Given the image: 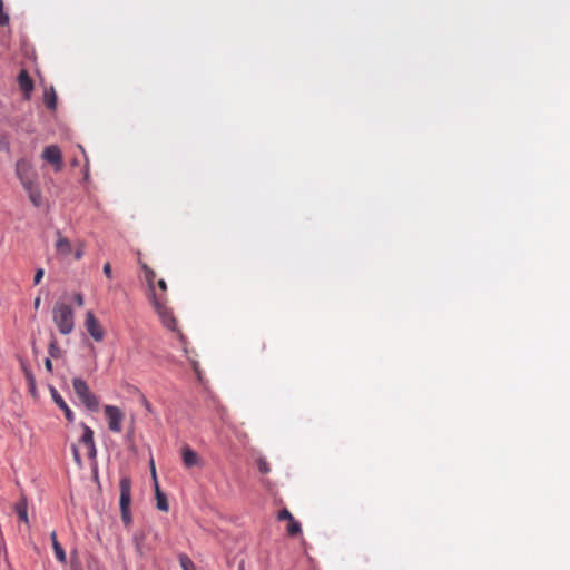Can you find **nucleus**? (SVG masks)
<instances>
[{
	"label": "nucleus",
	"instance_id": "6",
	"mask_svg": "<svg viewBox=\"0 0 570 570\" xmlns=\"http://www.w3.org/2000/svg\"><path fill=\"white\" fill-rule=\"evenodd\" d=\"M42 158L52 165L56 171H60L63 168L62 154L57 145L47 146L42 153Z\"/></svg>",
	"mask_w": 570,
	"mask_h": 570
},
{
	"label": "nucleus",
	"instance_id": "36",
	"mask_svg": "<svg viewBox=\"0 0 570 570\" xmlns=\"http://www.w3.org/2000/svg\"><path fill=\"white\" fill-rule=\"evenodd\" d=\"M145 406H146L148 410H149V407H150L149 402H148V401H146V400H145Z\"/></svg>",
	"mask_w": 570,
	"mask_h": 570
},
{
	"label": "nucleus",
	"instance_id": "30",
	"mask_svg": "<svg viewBox=\"0 0 570 570\" xmlns=\"http://www.w3.org/2000/svg\"><path fill=\"white\" fill-rule=\"evenodd\" d=\"M43 275H45L43 268H38L35 273L33 284L38 285L41 282V279L43 278Z\"/></svg>",
	"mask_w": 570,
	"mask_h": 570
},
{
	"label": "nucleus",
	"instance_id": "25",
	"mask_svg": "<svg viewBox=\"0 0 570 570\" xmlns=\"http://www.w3.org/2000/svg\"><path fill=\"white\" fill-rule=\"evenodd\" d=\"M120 512H121V520H122L124 524L125 525L131 524L132 517H131L130 509L120 510Z\"/></svg>",
	"mask_w": 570,
	"mask_h": 570
},
{
	"label": "nucleus",
	"instance_id": "21",
	"mask_svg": "<svg viewBox=\"0 0 570 570\" xmlns=\"http://www.w3.org/2000/svg\"><path fill=\"white\" fill-rule=\"evenodd\" d=\"M178 559L183 570H196L194 562L187 554L180 553Z\"/></svg>",
	"mask_w": 570,
	"mask_h": 570
},
{
	"label": "nucleus",
	"instance_id": "4",
	"mask_svg": "<svg viewBox=\"0 0 570 570\" xmlns=\"http://www.w3.org/2000/svg\"><path fill=\"white\" fill-rule=\"evenodd\" d=\"M16 175L23 188H29L30 185L36 184L38 179V174L31 163L24 158L16 163Z\"/></svg>",
	"mask_w": 570,
	"mask_h": 570
},
{
	"label": "nucleus",
	"instance_id": "37",
	"mask_svg": "<svg viewBox=\"0 0 570 570\" xmlns=\"http://www.w3.org/2000/svg\"><path fill=\"white\" fill-rule=\"evenodd\" d=\"M151 469H153V474L155 475L156 474V471L154 469V464L151 463Z\"/></svg>",
	"mask_w": 570,
	"mask_h": 570
},
{
	"label": "nucleus",
	"instance_id": "16",
	"mask_svg": "<svg viewBox=\"0 0 570 570\" xmlns=\"http://www.w3.org/2000/svg\"><path fill=\"white\" fill-rule=\"evenodd\" d=\"M50 539H51V542H52V548H53V551H55V556L56 558L61 562V563H66L67 562V557H66V552L63 550V548L61 547V544L59 543L58 539H57V533L56 531H52L51 534H50Z\"/></svg>",
	"mask_w": 570,
	"mask_h": 570
},
{
	"label": "nucleus",
	"instance_id": "19",
	"mask_svg": "<svg viewBox=\"0 0 570 570\" xmlns=\"http://www.w3.org/2000/svg\"><path fill=\"white\" fill-rule=\"evenodd\" d=\"M286 532L291 537H296L297 534H299L302 532L301 523L293 518L287 523Z\"/></svg>",
	"mask_w": 570,
	"mask_h": 570
},
{
	"label": "nucleus",
	"instance_id": "5",
	"mask_svg": "<svg viewBox=\"0 0 570 570\" xmlns=\"http://www.w3.org/2000/svg\"><path fill=\"white\" fill-rule=\"evenodd\" d=\"M104 410L109 430L116 433L121 432V423L125 417L124 412L115 405H106Z\"/></svg>",
	"mask_w": 570,
	"mask_h": 570
},
{
	"label": "nucleus",
	"instance_id": "1",
	"mask_svg": "<svg viewBox=\"0 0 570 570\" xmlns=\"http://www.w3.org/2000/svg\"><path fill=\"white\" fill-rule=\"evenodd\" d=\"M52 320L62 335H68L73 331L75 318L71 306L57 303L52 309Z\"/></svg>",
	"mask_w": 570,
	"mask_h": 570
},
{
	"label": "nucleus",
	"instance_id": "27",
	"mask_svg": "<svg viewBox=\"0 0 570 570\" xmlns=\"http://www.w3.org/2000/svg\"><path fill=\"white\" fill-rule=\"evenodd\" d=\"M71 450H72V455H73V460H75L76 464L79 468H81L82 461H81V456H80L78 446L76 444H72Z\"/></svg>",
	"mask_w": 570,
	"mask_h": 570
},
{
	"label": "nucleus",
	"instance_id": "13",
	"mask_svg": "<svg viewBox=\"0 0 570 570\" xmlns=\"http://www.w3.org/2000/svg\"><path fill=\"white\" fill-rule=\"evenodd\" d=\"M18 83L21 88V90L26 94L27 97H29V94L33 89V83L26 70H21L18 76Z\"/></svg>",
	"mask_w": 570,
	"mask_h": 570
},
{
	"label": "nucleus",
	"instance_id": "23",
	"mask_svg": "<svg viewBox=\"0 0 570 570\" xmlns=\"http://www.w3.org/2000/svg\"><path fill=\"white\" fill-rule=\"evenodd\" d=\"M256 464H257L258 471H259L262 474H267V473H269L271 468H269V464H268V462L266 461V459H265V458H258V459L256 460Z\"/></svg>",
	"mask_w": 570,
	"mask_h": 570
},
{
	"label": "nucleus",
	"instance_id": "3",
	"mask_svg": "<svg viewBox=\"0 0 570 570\" xmlns=\"http://www.w3.org/2000/svg\"><path fill=\"white\" fill-rule=\"evenodd\" d=\"M151 303L159 318L161 320L163 325L173 332L178 331L177 321L173 314V311L167 307L165 302H163L160 297H157L155 293L151 295Z\"/></svg>",
	"mask_w": 570,
	"mask_h": 570
},
{
	"label": "nucleus",
	"instance_id": "14",
	"mask_svg": "<svg viewBox=\"0 0 570 570\" xmlns=\"http://www.w3.org/2000/svg\"><path fill=\"white\" fill-rule=\"evenodd\" d=\"M23 189L27 191L29 199L33 204V206L40 207L42 204V194L38 184L36 183L33 185H30L29 188Z\"/></svg>",
	"mask_w": 570,
	"mask_h": 570
},
{
	"label": "nucleus",
	"instance_id": "7",
	"mask_svg": "<svg viewBox=\"0 0 570 570\" xmlns=\"http://www.w3.org/2000/svg\"><path fill=\"white\" fill-rule=\"evenodd\" d=\"M85 326L89 335L96 342H100L104 340L105 331L91 311H88L86 313Z\"/></svg>",
	"mask_w": 570,
	"mask_h": 570
},
{
	"label": "nucleus",
	"instance_id": "31",
	"mask_svg": "<svg viewBox=\"0 0 570 570\" xmlns=\"http://www.w3.org/2000/svg\"><path fill=\"white\" fill-rule=\"evenodd\" d=\"M104 274L109 278L111 279L112 278V271H111V264L110 263H106L104 265Z\"/></svg>",
	"mask_w": 570,
	"mask_h": 570
},
{
	"label": "nucleus",
	"instance_id": "34",
	"mask_svg": "<svg viewBox=\"0 0 570 570\" xmlns=\"http://www.w3.org/2000/svg\"><path fill=\"white\" fill-rule=\"evenodd\" d=\"M157 284H158V287H159L161 291H164V292H165V291L167 289V284H166V282H165L164 279H159Z\"/></svg>",
	"mask_w": 570,
	"mask_h": 570
},
{
	"label": "nucleus",
	"instance_id": "35",
	"mask_svg": "<svg viewBox=\"0 0 570 570\" xmlns=\"http://www.w3.org/2000/svg\"><path fill=\"white\" fill-rule=\"evenodd\" d=\"M40 304H41V298H40V296H38L35 298V302H33L35 308L38 309L40 307Z\"/></svg>",
	"mask_w": 570,
	"mask_h": 570
},
{
	"label": "nucleus",
	"instance_id": "10",
	"mask_svg": "<svg viewBox=\"0 0 570 570\" xmlns=\"http://www.w3.org/2000/svg\"><path fill=\"white\" fill-rule=\"evenodd\" d=\"M181 459H183L184 465L187 469L202 465V460H200L198 453L195 452L193 449H190L188 445L183 446Z\"/></svg>",
	"mask_w": 570,
	"mask_h": 570
},
{
	"label": "nucleus",
	"instance_id": "26",
	"mask_svg": "<svg viewBox=\"0 0 570 570\" xmlns=\"http://www.w3.org/2000/svg\"><path fill=\"white\" fill-rule=\"evenodd\" d=\"M9 23V16L3 11V0H0V27Z\"/></svg>",
	"mask_w": 570,
	"mask_h": 570
},
{
	"label": "nucleus",
	"instance_id": "22",
	"mask_svg": "<svg viewBox=\"0 0 570 570\" xmlns=\"http://www.w3.org/2000/svg\"><path fill=\"white\" fill-rule=\"evenodd\" d=\"M141 268L145 273V278H146L150 289L154 291V281L156 277L155 272L150 267H148L146 264H141Z\"/></svg>",
	"mask_w": 570,
	"mask_h": 570
},
{
	"label": "nucleus",
	"instance_id": "17",
	"mask_svg": "<svg viewBox=\"0 0 570 570\" xmlns=\"http://www.w3.org/2000/svg\"><path fill=\"white\" fill-rule=\"evenodd\" d=\"M155 492H156L157 509L160 511L167 512L169 509L168 501H167L166 495L160 491L157 481H155Z\"/></svg>",
	"mask_w": 570,
	"mask_h": 570
},
{
	"label": "nucleus",
	"instance_id": "32",
	"mask_svg": "<svg viewBox=\"0 0 570 570\" xmlns=\"http://www.w3.org/2000/svg\"><path fill=\"white\" fill-rule=\"evenodd\" d=\"M73 298H75L76 304H77L79 307H82V306H83V304H85V299H83L82 294L77 293V294H75Z\"/></svg>",
	"mask_w": 570,
	"mask_h": 570
},
{
	"label": "nucleus",
	"instance_id": "28",
	"mask_svg": "<svg viewBox=\"0 0 570 570\" xmlns=\"http://www.w3.org/2000/svg\"><path fill=\"white\" fill-rule=\"evenodd\" d=\"M85 255V245L82 242H79L77 244V248L75 250V259L79 261Z\"/></svg>",
	"mask_w": 570,
	"mask_h": 570
},
{
	"label": "nucleus",
	"instance_id": "15",
	"mask_svg": "<svg viewBox=\"0 0 570 570\" xmlns=\"http://www.w3.org/2000/svg\"><path fill=\"white\" fill-rule=\"evenodd\" d=\"M21 370H22V372L24 374V377L27 380L30 394L33 397H37L38 396V392H37V387H36V379H35L33 373L31 372V370L23 362H21Z\"/></svg>",
	"mask_w": 570,
	"mask_h": 570
},
{
	"label": "nucleus",
	"instance_id": "24",
	"mask_svg": "<svg viewBox=\"0 0 570 570\" xmlns=\"http://www.w3.org/2000/svg\"><path fill=\"white\" fill-rule=\"evenodd\" d=\"M49 354L53 358H58L61 355V350L58 346L56 340H52L51 343L49 344Z\"/></svg>",
	"mask_w": 570,
	"mask_h": 570
},
{
	"label": "nucleus",
	"instance_id": "29",
	"mask_svg": "<svg viewBox=\"0 0 570 570\" xmlns=\"http://www.w3.org/2000/svg\"><path fill=\"white\" fill-rule=\"evenodd\" d=\"M278 520L279 521H284L286 520L287 522L291 521L294 517L292 515V513L287 510V509H282L279 512H278Z\"/></svg>",
	"mask_w": 570,
	"mask_h": 570
},
{
	"label": "nucleus",
	"instance_id": "9",
	"mask_svg": "<svg viewBox=\"0 0 570 570\" xmlns=\"http://www.w3.org/2000/svg\"><path fill=\"white\" fill-rule=\"evenodd\" d=\"M80 443L85 445L88 456L95 459L97 450L94 441V431L87 425H83V434L80 439Z\"/></svg>",
	"mask_w": 570,
	"mask_h": 570
},
{
	"label": "nucleus",
	"instance_id": "8",
	"mask_svg": "<svg viewBox=\"0 0 570 570\" xmlns=\"http://www.w3.org/2000/svg\"><path fill=\"white\" fill-rule=\"evenodd\" d=\"M120 498L119 505L120 510L130 509L131 502V480L128 476H122L119 482Z\"/></svg>",
	"mask_w": 570,
	"mask_h": 570
},
{
	"label": "nucleus",
	"instance_id": "18",
	"mask_svg": "<svg viewBox=\"0 0 570 570\" xmlns=\"http://www.w3.org/2000/svg\"><path fill=\"white\" fill-rule=\"evenodd\" d=\"M16 512L21 521L28 523L27 500L21 498L14 505Z\"/></svg>",
	"mask_w": 570,
	"mask_h": 570
},
{
	"label": "nucleus",
	"instance_id": "33",
	"mask_svg": "<svg viewBox=\"0 0 570 570\" xmlns=\"http://www.w3.org/2000/svg\"><path fill=\"white\" fill-rule=\"evenodd\" d=\"M45 367L48 372H52V362L50 358L45 360Z\"/></svg>",
	"mask_w": 570,
	"mask_h": 570
},
{
	"label": "nucleus",
	"instance_id": "2",
	"mask_svg": "<svg viewBox=\"0 0 570 570\" xmlns=\"http://www.w3.org/2000/svg\"><path fill=\"white\" fill-rule=\"evenodd\" d=\"M72 385L76 395L83 405L90 411H97L99 402L96 395L90 391L88 384L82 379L76 377L72 381Z\"/></svg>",
	"mask_w": 570,
	"mask_h": 570
},
{
	"label": "nucleus",
	"instance_id": "20",
	"mask_svg": "<svg viewBox=\"0 0 570 570\" xmlns=\"http://www.w3.org/2000/svg\"><path fill=\"white\" fill-rule=\"evenodd\" d=\"M45 104L49 109H56L57 95L52 88L50 91L45 92Z\"/></svg>",
	"mask_w": 570,
	"mask_h": 570
},
{
	"label": "nucleus",
	"instance_id": "11",
	"mask_svg": "<svg viewBox=\"0 0 570 570\" xmlns=\"http://www.w3.org/2000/svg\"><path fill=\"white\" fill-rule=\"evenodd\" d=\"M57 240L55 244L56 253L61 256L66 257L72 253V245L70 240L62 236L60 230L56 232Z\"/></svg>",
	"mask_w": 570,
	"mask_h": 570
},
{
	"label": "nucleus",
	"instance_id": "12",
	"mask_svg": "<svg viewBox=\"0 0 570 570\" xmlns=\"http://www.w3.org/2000/svg\"><path fill=\"white\" fill-rule=\"evenodd\" d=\"M50 393H51V396H52V400L55 401V403L65 412L66 419L69 422H72L75 419L73 413L70 410V407L67 405V403L65 402L62 396L58 393V391L53 386H50Z\"/></svg>",
	"mask_w": 570,
	"mask_h": 570
}]
</instances>
